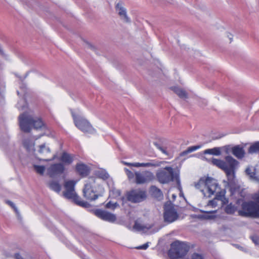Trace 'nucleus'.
<instances>
[{"label":"nucleus","instance_id":"23","mask_svg":"<svg viewBox=\"0 0 259 259\" xmlns=\"http://www.w3.org/2000/svg\"><path fill=\"white\" fill-rule=\"evenodd\" d=\"M121 5H122V4L121 3H118L116 6V8L117 10H119V15L120 16H123L125 19H126V21L127 22L129 21L128 20V18H127V16L126 15V11H125V10L121 7Z\"/></svg>","mask_w":259,"mask_h":259},{"label":"nucleus","instance_id":"27","mask_svg":"<svg viewBox=\"0 0 259 259\" xmlns=\"http://www.w3.org/2000/svg\"><path fill=\"white\" fill-rule=\"evenodd\" d=\"M33 167L35 171L41 175H43L45 170V167L42 165H34Z\"/></svg>","mask_w":259,"mask_h":259},{"label":"nucleus","instance_id":"16","mask_svg":"<svg viewBox=\"0 0 259 259\" xmlns=\"http://www.w3.org/2000/svg\"><path fill=\"white\" fill-rule=\"evenodd\" d=\"M74 158L75 155L74 154H70L66 152H63L60 156V160L62 162L61 163H63L64 165H68L73 163L74 160Z\"/></svg>","mask_w":259,"mask_h":259},{"label":"nucleus","instance_id":"38","mask_svg":"<svg viewBox=\"0 0 259 259\" xmlns=\"http://www.w3.org/2000/svg\"><path fill=\"white\" fill-rule=\"evenodd\" d=\"M251 239L252 241L255 244H258V239L256 236H252L251 237Z\"/></svg>","mask_w":259,"mask_h":259},{"label":"nucleus","instance_id":"7","mask_svg":"<svg viewBox=\"0 0 259 259\" xmlns=\"http://www.w3.org/2000/svg\"><path fill=\"white\" fill-rule=\"evenodd\" d=\"M96 179L94 177H90L86 182L83 189V196L89 201H93L98 198L99 195L94 190Z\"/></svg>","mask_w":259,"mask_h":259},{"label":"nucleus","instance_id":"9","mask_svg":"<svg viewBox=\"0 0 259 259\" xmlns=\"http://www.w3.org/2000/svg\"><path fill=\"white\" fill-rule=\"evenodd\" d=\"M147 197L146 191L141 189H133L126 194L127 199L133 203L144 201Z\"/></svg>","mask_w":259,"mask_h":259},{"label":"nucleus","instance_id":"24","mask_svg":"<svg viewBox=\"0 0 259 259\" xmlns=\"http://www.w3.org/2000/svg\"><path fill=\"white\" fill-rule=\"evenodd\" d=\"M205 154H209L213 155H220L221 153L220 148L215 147L212 149H208L204 151Z\"/></svg>","mask_w":259,"mask_h":259},{"label":"nucleus","instance_id":"25","mask_svg":"<svg viewBox=\"0 0 259 259\" xmlns=\"http://www.w3.org/2000/svg\"><path fill=\"white\" fill-rule=\"evenodd\" d=\"M249 153H259V142H256L251 145L248 150Z\"/></svg>","mask_w":259,"mask_h":259},{"label":"nucleus","instance_id":"6","mask_svg":"<svg viewBox=\"0 0 259 259\" xmlns=\"http://www.w3.org/2000/svg\"><path fill=\"white\" fill-rule=\"evenodd\" d=\"M156 176L158 181L161 184H167L177 179V176L170 166H166L158 170Z\"/></svg>","mask_w":259,"mask_h":259},{"label":"nucleus","instance_id":"10","mask_svg":"<svg viewBox=\"0 0 259 259\" xmlns=\"http://www.w3.org/2000/svg\"><path fill=\"white\" fill-rule=\"evenodd\" d=\"M135 175V183L139 185L148 183L154 179L153 174L149 170L137 171Z\"/></svg>","mask_w":259,"mask_h":259},{"label":"nucleus","instance_id":"44","mask_svg":"<svg viewBox=\"0 0 259 259\" xmlns=\"http://www.w3.org/2000/svg\"><path fill=\"white\" fill-rule=\"evenodd\" d=\"M256 200L257 202H259V196H258V197H257Z\"/></svg>","mask_w":259,"mask_h":259},{"label":"nucleus","instance_id":"4","mask_svg":"<svg viewBox=\"0 0 259 259\" xmlns=\"http://www.w3.org/2000/svg\"><path fill=\"white\" fill-rule=\"evenodd\" d=\"M190 249V246L186 243L175 241L171 244L168 256L171 259L184 258Z\"/></svg>","mask_w":259,"mask_h":259},{"label":"nucleus","instance_id":"26","mask_svg":"<svg viewBox=\"0 0 259 259\" xmlns=\"http://www.w3.org/2000/svg\"><path fill=\"white\" fill-rule=\"evenodd\" d=\"M200 147H201V146H199V145L193 146L189 147L187 148V150L183 151L181 153V156L186 155L188 153H191L193 151H195L199 149V148H200Z\"/></svg>","mask_w":259,"mask_h":259},{"label":"nucleus","instance_id":"42","mask_svg":"<svg viewBox=\"0 0 259 259\" xmlns=\"http://www.w3.org/2000/svg\"><path fill=\"white\" fill-rule=\"evenodd\" d=\"M215 212H216V211H207V213H214Z\"/></svg>","mask_w":259,"mask_h":259},{"label":"nucleus","instance_id":"35","mask_svg":"<svg viewBox=\"0 0 259 259\" xmlns=\"http://www.w3.org/2000/svg\"><path fill=\"white\" fill-rule=\"evenodd\" d=\"M245 172L247 175H249L250 177H253L254 173L251 172V170L250 168H247L245 170Z\"/></svg>","mask_w":259,"mask_h":259},{"label":"nucleus","instance_id":"2","mask_svg":"<svg viewBox=\"0 0 259 259\" xmlns=\"http://www.w3.org/2000/svg\"><path fill=\"white\" fill-rule=\"evenodd\" d=\"M19 123L21 130L25 133H29L32 128L34 129H45L46 125L40 117H33L26 112L19 116Z\"/></svg>","mask_w":259,"mask_h":259},{"label":"nucleus","instance_id":"36","mask_svg":"<svg viewBox=\"0 0 259 259\" xmlns=\"http://www.w3.org/2000/svg\"><path fill=\"white\" fill-rule=\"evenodd\" d=\"M148 246H149L148 244L145 243L142 245H140L139 246L137 247L136 248L138 249H146Z\"/></svg>","mask_w":259,"mask_h":259},{"label":"nucleus","instance_id":"29","mask_svg":"<svg viewBox=\"0 0 259 259\" xmlns=\"http://www.w3.org/2000/svg\"><path fill=\"white\" fill-rule=\"evenodd\" d=\"M38 152L40 154H45L50 153V150L49 148L47 147L45 145H41L39 146Z\"/></svg>","mask_w":259,"mask_h":259},{"label":"nucleus","instance_id":"14","mask_svg":"<svg viewBox=\"0 0 259 259\" xmlns=\"http://www.w3.org/2000/svg\"><path fill=\"white\" fill-rule=\"evenodd\" d=\"M95 214L102 220L111 223L114 222L116 220L115 215L101 209L96 210Z\"/></svg>","mask_w":259,"mask_h":259},{"label":"nucleus","instance_id":"12","mask_svg":"<svg viewBox=\"0 0 259 259\" xmlns=\"http://www.w3.org/2000/svg\"><path fill=\"white\" fill-rule=\"evenodd\" d=\"M227 159L229 161V167L225 168L224 170L227 177L228 181L229 183H233L235 179V172L234 168L236 162V160L231 157H228Z\"/></svg>","mask_w":259,"mask_h":259},{"label":"nucleus","instance_id":"30","mask_svg":"<svg viewBox=\"0 0 259 259\" xmlns=\"http://www.w3.org/2000/svg\"><path fill=\"white\" fill-rule=\"evenodd\" d=\"M24 147L27 150L29 151L31 147H34V145H32L31 142L28 139H25L23 142Z\"/></svg>","mask_w":259,"mask_h":259},{"label":"nucleus","instance_id":"22","mask_svg":"<svg viewBox=\"0 0 259 259\" xmlns=\"http://www.w3.org/2000/svg\"><path fill=\"white\" fill-rule=\"evenodd\" d=\"M212 162L214 164L217 165L224 170H225V168H228L229 167V165L227 164L224 161L221 160L213 159Z\"/></svg>","mask_w":259,"mask_h":259},{"label":"nucleus","instance_id":"33","mask_svg":"<svg viewBox=\"0 0 259 259\" xmlns=\"http://www.w3.org/2000/svg\"><path fill=\"white\" fill-rule=\"evenodd\" d=\"M116 207V204L112 203L111 202H108L106 205V207L107 208L114 209Z\"/></svg>","mask_w":259,"mask_h":259},{"label":"nucleus","instance_id":"19","mask_svg":"<svg viewBox=\"0 0 259 259\" xmlns=\"http://www.w3.org/2000/svg\"><path fill=\"white\" fill-rule=\"evenodd\" d=\"M170 89L181 98H186L187 97V94L185 91L176 87H171Z\"/></svg>","mask_w":259,"mask_h":259},{"label":"nucleus","instance_id":"15","mask_svg":"<svg viewBox=\"0 0 259 259\" xmlns=\"http://www.w3.org/2000/svg\"><path fill=\"white\" fill-rule=\"evenodd\" d=\"M75 172L81 178L87 177L91 172L89 166L83 163H77L75 167Z\"/></svg>","mask_w":259,"mask_h":259},{"label":"nucleus","instance_id":"8","mask_svg":"<svg viewBox=\"0 0 259 259\" xmlns=\"http://www.w3.org/2000/svg\"><path fill=\"white\" fill-rule=\"evenodd\" d=\"M65 171V167L61 162L50 164L47 168V173L49 177L56 178L63 175Z\"/></svg>","mask_w":259,"mask_h":259},{"label":"nucleus","instance_id":"20","mask_svg":"<svg viewBox=\"0 0 259 259\" xmlns=\"http://www.w3.org/2000/svg\"><path fill=\"white\" fill-rule=\"evenodd\" d=\"M50 188L57 192L59 193L61 190V185L57 181H52L49 183Z\"/></svg>","mask_w":259,"mask_h":259},{"label":"nucleus","instance_id":"3","mask_svg":"<svg viewBox=\"0 0 259 259\" xmlns=\"http://www.w3.org/2000/svg\"><path fill=\"white\" fill-rule=\"evenodd\" d=\"M76 182L73 180H69L65 182L64 188L65 190L63 192V196L65 198L72 200L78 205L87 207L89 203L83 200L77 195L74 190Z\"/></svg>","mask_w":259,"mask_h":259},{"label":"nucleus","instance_id":"43","mask_svg":"<svg viewBox=\"0 0 259 259\" xmlns=\"http://www.w3.org/2000/svg\"><path fill=\"white\" fill-rule=\"evenodd\" d=\"M230 36H232V35L230 34ZM228 37H229V39H230V42L232 41V37H230L229 35H228Z\"/></svg>","mask_w":259,"mask_h":259},{"label":"nucleus","instance_id":"39","mask_svg":"<svg viewBox=\"0 0 259 259\" xmlns=\"http://www.w3.org/2000/svg\"><path fill=\"white\" fill-rule=\"evenodd\" d=\"M55 158H56V155H54L50 159H42L41 160L44 161H50L54 160Z\"/></svg>","mask_w":259,"mask_h":259},{"label":"nucleus","instance_id":"41","mask_svg":"<svg viewBox=\"0 0 259 259\" xmlns=\"http://www.w3.org/2000/svg\"><path fill=\"white\" fill-rule=\"evenodd\" d=\"M108 177L109 176L107 174H104L102 176H100V177L104 180L107 179L108 178Z\"/></svg>","mask_w":259,"mask_h":259},{"label":"nucleus","instance_id":"21","mask_svg":"<svg viewBox=\"0 0 259 259\" xmlns=\"http://www.w3.org/2000/svg\"><path fill=\"white\" fill-rule=\"evenodd\" d=\"M151 191L152 195L156 198H160L163 196L161 191L156 186H152Z\"/></svg>","mask_w":259,"mask_h":259},{"label":"nucleus","instance_id":"13","mask_svg":"<svg viewBox=\"0 0 259 259\" xmlns=\"http://www.w3.org/2000/svg\"><path fill=\"white\" fill-rule=\"evenodd\" d=\"M74 121L76 126L84 133L91 132L93 129L92 126L84 119L74 118Z\"/></svg>","mask_w":259,"mask_h":259},{"label":"nucleus","instance_id":"11","mask_svg":"<svg viewBox=\"0 0 259 259\" xmlns=\"http://www.w3.org/2000/svg\"><path fill=\"white\" fill-rule=\"evenodd\" d=\"M163 218L165 222L171 223L178 219L179 215L174 206L168 205L164 207Z\"/></svg>","mask_w":259,"mask_h":259},{"label":"nucleus","instance_id":"31","mask_svg":"<svg viewBox=\"0 0 259 259\" xmlns=\"http://www.w3.org/2000/svg\"><path fill=\"white\" fill-rule=\"evenodd\" d=\"M124 171L129 179H132L133 178L135 179V172H133L132 171L126 168H124Z\"/></svg>","mask_w":259,"mask_h":259},{"label":"nucleus","instance_id":"40","mask_svg":"<svg viewBox=\"0 0 259 259\" xmlns=\"http://www.w3.org/2000/svg\"><path fill=\"white\" fill-rule=\"evenodd\" d=\"M15 258L16 259H23L19 253H17L15 254Z\"/></svg>","mask_w":259,"mask_h":259},{"label":"nucleus","instance_id":"17","mask_svg":"<svg viewBox=\"0 0 259 259\" xmlns=\"http://www.w3.org/2000/svg\"><path fill=\"white\" fill-rule=\"evenodd\" d=\"M124 164L130 166H134L136 167H158L160 165V162H156L151 161V162H146V163H140V162H135V163H128V162H124Z\"/></svg>","mask_w":259,"mask_h":259},{"label":"nucleus","instance_id":"28","mask_svg":"<svg viewBox=\"0 0 259 259\" xmlns=\"http://www.w3.org/2000/svg\"><path fill=\"white\" fill-rule=\"evenodd\" d=\"M236 210V208L231 204H228L225 207V211L228 214H233Z\"/></svg>","mask_w":259,"mask_h":259},{"label":"nucleus","instance_id":"32","mask_svg":"<svg viewBox=\"0 0 259 259\" xmlns=\"http://www.w3.org/2000/svg\"><path fill=\"white\" fill-rule=\"evenodd\" d=\"M154 145L158 149H159L163 153L166 154V155H168V152L166 151V150L162 148V147H161L160 146V145L159 144H158L156 142H154Z\"/></svg>","mask_w":259,"mask_h":259},{"label":"nucleus","instance_id":"5","mask_svg":"<svg viewBox=\"0 0 259 259\" xmlns=\"http://www.w3.org/2000/svg\"><path fill=\"white\" fill-rule=\"evenodd\" d=\"M259 196V192L254 195L253 197L256 203L253 201L244 202L242 204V210H239V214L242 217H259V202L256 198Z\"/></svg>","mask_w":259,"mask_h":259},{"label":"nucleus","instance_id":"37","mask_svg":"<svg viewBox=\"0 0 259 259\" xmlns=\"http://www.w3.org/2000/svg\"><path fill=\"white\" fill-rule=\"evenodd\" d=\"M6 202H7V204H8L10 206H11V207H12L14 209V210H15L16 212H17V208L15 207V206L14 204L12 202H11V201H9V200H7V201H6Z\"/></svg>","mask_w":259,"mask_h":259},{"label":"nucleus","instance_id":"1","mask_svg":"<svg viewBox=\"0 0 259 259\" xmlns=\"http://www.w3.org/2000/svg\"><path fill=\"white\" fill-rule=\"evenodd\" d=\"M195 186L206 198H209L215 193L216 194L215 197L208 202V206H211L212 207H215L218 205L223 206L228 202V199L225 197V190H221L217 181L211 177L208 176L201 177L195 184Z\"/></svg>","mask_w":259,"mask_h":259},{"label":"nucleus","instance_id":"18","mask_svg":"<svg viewBox=\"0 0 259 259\" xmlns=\"http://www.w3.org/2000/svg\"><path fill=\"white\" fill-rule=\"evenodd\" d=\"M232 153L238 158H242L244 156L245 152L243 147L236 146L232 148Z\"/></svg>","mask_w":259,"mask_h":259},{"label":"nucleus","instance_id":"34","mask_svg":"<svg viewBox=\"0 0 259 259\" xmlns=\"http://www.w3.org/2000/svg\"><path fill=\"white\" fill-rule=\"evenodd\" d=\"M192 259H203L201 255L194 253L192 255Z\"/></svg>","mask_w":259,"mask_h":259}]
</instances>
